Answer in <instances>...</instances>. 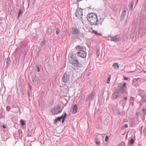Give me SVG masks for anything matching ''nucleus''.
<instances>
[{
  "label": "nucleus",
  "instance_id": "nucleus-34",
  "mask_svg": "<svg viewBox=\"0 0 146 146\" xmlns=\"http://www.w3.org/2000/svg\"><path fill=\"white\" fill-rule=\"evenodd\" d=\"M10 107L9 106H7L6 108L7 110H10Z\"/></svg>",
  "mask_w": 146,
  "mask_h": 146
},
{
  "label": "nucleus",
  "instance_id": "nucleus-7",
  "mask_svg": "<svg viewBox=\"0 0 146 146\" xmlns=\"http://www.w3.org/2000/svg\"><path fill=\"white\" fill-rule=\"evenodd\" d=\"M70 76L68 75H67L66 73H65L63 76L62 78L63 81L64 82L66 83L68 82L70 79Z\"/></svg>",
  "mask_w": 146,
  "mask_h": 146
},
{
  "label": "nucleus",
  "instance_id": "nucleus-16",
  "mask_svg": "<svg viewBox=\"0 0 146 146\" xmlns=\"http://www.w3.org/2000/svg\"><path fill=\"white\" fill-rule=\"evenodd\" d=\"M126 84L125 83H124L121 86V88L123 91H124L126 89Z\"/></svg>",
  "mask_w": 146,
  "mask_h": 146
},
{
  "label": "nucleus",
  "instance_id": "nucleus-38",
  "mask_svg": "<svg viewBox=\"0 0 146 146\" xmlns=\"http://www.w3.org/2000/svg\"><path fill=\"white\" fill-rule=\"evenodd\" d=\"M2 127H3V128H4V129L6 128V127H5V125H3L2 126Z\"/></svg>",
  "mask_w": 146,
  "mask_h": 146
},
{
  "label": "nucleus",
  "instance_id": "nucleus-10",
  "mask_svg": "<svg viewBox=\"0 0 146 146\" xmlns=\"http://www.w3.org/2000/svg\"><path fill=\"white\" fill-rule=\"evenodd\" d=\"M119 96L118 93L117 92H115L114 93L112 96L113 98L114 99H117L118 98Z\"/></svg>",
  "mask_w": 146,
  "mask_h": 146
},
{
  "label": "nucleus",
  "instance_id": "nucleus-40",
  "mask_svg": "<svg viewBox=\"0 0 146 146\" xmlns=\"http://www.w3.org/2000/svg\"><path fill=\"white\" fill-rule=\"evenodd\" d=\"M127 99V97H125L124 98V100H126Z\"/></svg>",
  "mask_w": 146,
  "mask_h": 146
},
{
  "label": "nucleus",
  "instance_id": "nucleus-26",
  "mask_svg": "<svg viewBox=\"0 0 146 146\" xmlns=\"http://www.w3.org/2000/svg\"><path fill=\"white\" fill-rule=\"evenodd\" d=\"M46 42L45 40H44L41 43V45L42 46H43V45H44L45 44V42Z\"/></svg>",
  "mask_w": 146,
  "mask_h": 146
},
{
  "label": "nucleus",
  "instance_id": "nucleus-41",
  "mask_svg": "<svg viewBox=\"0 0 146 146\" xmlns=\"http://www.w3.org/2000/svg\"><path fill=\"white\" fill-rule=\"evenodd\" d=\"M29 88H30V89H31V86L29 84Z\"/></svg>",
  "mask_w": 146,
  "mask_h": 146
},
{
  "label": "nucleus",
  "instance_id": "nucleus-43",
  "mask_svg": "<svg viewBox=\"0 0 146 146\" xmlns=\"http://www.w3.org/2000/svg\"><path fill=\"white\" fill-rule=\"evenodd\" d=\"M64 120H62V123H63L64 122Z\"/></svg>",
  "mask_w": 146,
  "mask_h": 146
},
{
  "label": "nucleus",
  "instance_id": "nucleus-44",
  "mask_svg": "<svg viewBox=\"0 0 146 146\" xmlns=\"http://www.w3.org/2000/svg\"><path fill=\"white\" fill-rule=\"evenodd\" d=\"M50 32L48 34V35H50L51 33V31L50 30Z\"/></svg>",
  "mask_w": 146,
  "mask_h": 146
},
{
  "label": "nucleus",
  "instance_id": "nucleus-42",
  "mask_svg": "<svg viewBox=\"0 0 146 146\" xmlns=\"http://www.w3.org/2000/svg\"><path fill=\"white\" fill-rule=\"evenodd\" d=\"M117 114V115H119V114H120V112L119 111L118 112Z\"/></svg>",
  "mask_w": 146,
  "mask_h": 146
},
{
  "label": "nucleus",
  "instance_id": "nucleus-12",
  "mask_svg": "<svg viewBox=\"0 0 146 146\" xmlns=\"http://www.w3.org/2000/svg\"><path fill=\"white\" fill-rule=\"evenodd\" d=\"M58 110H51V112L53 115H56L61 113L62 110L58 111Z\"/></svg>",
  "mask_w": 146,
  "mask_h": 146
},
{
  "label": "nucleus",
  "instance_id": "nucleus-11",
  "mask_svg": "<svg viewBox=\"0 0 146 146\" xmlns=\"http://www.w3.org/2000/svg\"><path fill=\"white\" fill-rule=\"evenodd\" d=\"M110 40L113 42H118L119 41V39L116 36L112 37L110 38Z\"/></svg>",
  "mask_w": 146,
  "mask_h": 146
},
{
  "label": "nucleus",
  "instance_id": "nucleus-17",
  "mask_svg": "<svg viewBox=\"0 0 146 146\" xmlns=\"http://www.w3.org/2000/svg\"><path fill=\"white\" fill-rule=\"evenodd\" d=\"M62 117H58L56 119H55L54 122L56 123H57L58 121H60L62 119Z\"/></svg>",
  "mask_w": 146,
  "mask_h": 146
},
{
  "label": "nucleus",
  "instance_id": "nucleus-39",
  "mask_svg": "<svg viewBox=\"0 0 146 146\" xmlns=\"http://www.w3.org/2000/svg\"><path fill=\"white\" fill-rule=\"evenodd\" d=\"M111 78V75L109 76L108 77V79H109L110 80Z\"/></svg>",
  "mask_w": 146,
  "mask_h": 146
},
{
  "label": "nucleus",
  "instance_id": "nucleus-14",
  "mask_svg": "<svg viewBox=\"0 0 146 146\" xmlns=\"http://www.w3.org/2000/svg\"><path fill=\"white\" fill-rule=\"evenodd\" d=\"M112 66L115 69H117L119 67V65L117 63H114L113 64Z\"/></svg>",
  "mask_w": 146,
  "mask_h": 146
},
{
  "label": "nucleus",
  "instance_id": "nucleus-49",
  "mask_svg": "<svg viewBox=\"0 0 146 146\" xmlns=\"http://www.w3.org/2000/svg\"><path fill=\"white\" fill-rule=\"evenodd\" d=\"M100 24L101 25H102V23H100Z\"/></svg>",
  "mask_w": 146,
  "mask_h": 146
},
{
  "label": "nucleus",
  "instance_id": "nucleus-22",
  "mask_svg": "<svg viewBox=\"0 0 146 146\" xmlns=\"http://www.w3.org/2000/svg\"><path fill=\"white\" fill-rule=\"evenodd\" d=\"M20 123L21 124V125L22 126L24 125L25 124V123L23 121L22 119H21L20 121Z\"/></svg>",
  "mask_w": 146,
  "mask_h": 146
},
{
  "label": "nucleus",
  "instance_id": "nucleus-1",
  "mask_svg": "<svg viewBox=\"0 0 146 146\" xmlns=\"http://www.w3.org/2000/svg\"><path fill=\"white\" fill-rule=\"evenodd\" d=\"M87 19L90 23L92 25H97L98 21L97 15L94 13H89L87 15Z\"/></svg>",
  "mask_w": 146,
  "mask_h": 146
},
{
  "label": "nucleus",
  "instance_id": "nucleus-27",
  "mask_svg": "<svg viewBox=\"0 0 146 146\" xmlns=\"http://www.w3.org/2000/svg\"><path fill=\"white\" fill-rule=\"evenodd\" d=\"M36 69L37 70V71L38 72H39L40 71V69H39V67L38 66H36Z\"/></svg>",
  "mask_w": 146,
  "mask_h": 146
},
{
  "label": "nucleus",
  "instance_id": "nucleus-21",
  "mask_svg": "<svg viewBox=\"0 0 146 146\" xmlns=\"http://www.w3.org/2000/svg\"><path fill=\"white\" fill-rule=\"evenodd\" d=\"M22 13L21 11V9H20L19 11V13L18 14V16H17V18L18 19L20 17V15L22 14Z\"/></svg>",
  "mask_w": 146,
  "mask_h": 146
},
{
  "label": "nucleus",
  "instance_id": "nucleus-37",
  "mask_svg": "<svg viewBox=\"0 0 146 146\" xmlns=\"http://www.w3.org/2000/svg\"><path fill=\"white\" fill-rule=\"evenodd\" d=\"M124 79L125 80H128V78L126 77H124Z\"/></svg>",
  "mask_w": 146,
  "mask_h": 146
},
{
  "label": "nucleus",
  "instance_id": "nucleus-35",
  "mask_svg": "<svg viewBox=\"0 0 146 146\" xmlns=\"http://www.w3.org/2000/svg\"><path fill=\"white\" fill-rule=\"evenodd\" d=\"M142 49V48H139V49L138 52H139Z\"/></svg>",
  "mask_w": 146,
  "mask_h": 146
},
{
  "label": "nucleus",
  "instance_id": "nucleus-6",
  "mask_svg": "<svg viewBox=\"0 0 146 146\" xmlns=\"http://www.w3.org/2000/svg\"><path fill=\"white\" fill-rule=\"evenodd\" d=\"M83 13L82 10L80 8L76 10V16L79 18H80L82 17Z\"/></svg>",
  "mask_w": 146,
  "mask_h": 146
},
{
  "label": "nucleus",
  "instance_id": "nucleus-5",
  "mask_svg": "<svg viewBox=\"0 0 146 146\" xmlns=\"http://www.w3.org/2000/svg\"><path fill=\"white\" fill-rule=\"evenodd\" d=\"M70 32L73 35H77L80 33V31L77 28L72 27L70 29Z\"/></svg>",
  "mask_w": 146,
  "mask_h": 146
},
{
  "label": "nucleus",
  "instance_id": "nucleus-2",
  "mask_svg": "<svg viewBox=\"0 0 146 146\" xmlns=\"http://www.w3.org/2000/svg\"><path fill=\"white\" fill-rule=\"evenodd\" d=\"M75 49L79 51L78 52V55L79 56L83 58L86 57V53L84 50L83 47L82 46L78 45L75 47Z\"/></svg>",
  "mask_w": 146,
  "mask_h": 146
},
{
  "label": "nucleus",
  "instance_id": "nucleus-19",
  "mask_svg": "<svg viewBox=\"0 0 146 146\" xmlns=\"http://www.w3.org/2000/svg\"><path fill=\"white\" fill-rule=\"evenodd\" d=\"M92 32L94 34L96 35H98L99 36H102V35L100 33H99L98 32V31L96 30H93L92 31Z\"/></svg>",
  "mask_w": 146,
  "mask_h": 146
},
{
  "label": "nucleus",
  "instance_id": "nucleus-25",
  "mask_svg": "<svg viewBox=\"0 0 146 146\" xmlns=\"http://www.w3.org/2000/svg\"><path fill=\"white\" fill-rule=\"evenodd\" d=\"M134 142V140L133 139H131L130 141V144H133Z\"/></svg>",
  "mask_w": 146,
  "mask_h": 146
},
{
  "label": "nucleus",
  "instance_id": "nucleus-33",
  "mask_svg": "<svg viewBox=\"0 0 146 146\" xmlns=\"http://www.w3.org/2000/svg\"><path fill=\"white\" fill-rule=\"evenodd\" d=\"M125 127V128H127L128 127V125L127 124H125L124 125Z\"/></svg>",
  "mask_w": 146,
  "mask_h": 146
},
{
  "label": "nucleus",
  "instance_id": "nucleus-23",
  "mask_svg": "<svg viewBox=\"0 0 146 146\" xmlns=\"http://www.w3.org/2000/svg\"><path fill=\"white\" fill-rule=\"evenodd\" d=\"M60 32L59 29H58L57 28L56 30V34L57 35H58L59 34V33Z\"/></svg>",
  "mask_w": 146,
  "mask_h": 146
},
{
  "label": "nucleus",
  "instance_id": "nucleus-48",
  "mask_svg": "<svg viewBox=\"0 0 146 146\" xmlns=\"http://www.w3.org/2000/svg\"><path fill=\"white\" fill-rule=\"evenodd\" d=\"M142 110H145V108H143Z\"/></svg>",
  "mask_w": 146,
  "mask_h": 146
},
{
  "label": "nucleus",
  "instance_id": "nucleus-30",
  "mask_svg": "<svg viewBox=\"0 0 146 146\" xmlns=\"http://www.w3.org/2000/svg\"><path fill=\"white\" fill-rule=\"evenodd\" d=\"M110 80L109 79H108V80H107L106 81V82H107V84H109L110 82Z\"/></svg>",
  "mask_w": 146,
  "mask_h": 146
},
{
  "label": "nucleus",
  "instance_id": "nucleus-32",
  "mask_svg": "<svg viewBox=\"0 0 146 146\" xmlns=\"http://www.w3.org/2000/svg\"><path fill=\"white\" fill-rule=\"evenodd\" d=\"M140 114V112H137L136 113V115L137 116H138Z\"/></svg>",
  "mask_w": 146,
  "mask_h": 146
},
{
  "label": "nucleus",
  "instance_id": "nucleus-46",
  "mask_svg": "<svg viewBox=\"0 0 146 146\" xmlns=\"http://www.w3.org/2000/svg\"><path fill=\"white\" fill-rule=\"evenodd\" d=\"M68 146H73L72 145H69Z\"/></svg>",
  "mask_w": 146,
  "mask_h": 146
},
{
  "label": "nucleus",
  "instance_id": "nucleus-47",
  "mask_svg": "<svg viewBox=\"0 0 146 146\" xmlns=\"http://www.w3.org/2000/svg\"><path fill=\"white\" fill-rule=\"evenodd\" d=\"M143 110V112H144V111L145 110Z\"/></svg>",
  "mask_w": 146,
  "mask_h": 146
},
{
  "label": "nucleus",
  "instance_id": "nucleus-28",
  "mask_svg": "<svg viewBox=\"0 0 146 146\" xmlns=\"http://www.w3.org/2000/svg\"><path fill=\"white\" fill-rule=\"evenodd\" d=\"M108 138H109V137L108 136H106V137H105V141L107 142L108 139Z\"/></svg>",
  "mask_w": 146,
  "mask_h": 146
},
{
  "label": "nucleus",
  "instance_id": "nucleus-45",
  "mask_svg": "<svg viewBox=\"0 0 146 146\" xmlns=\"http://www.w3.org/2000/svg\"><path fill=\"white\" fill-rule=\"evenodd\" d=\"M81 0H78V2H79L80 1H81Z\"/></svg>",
  "mask_w": 146,
  "mask_h": 146
},
{
  "label": "nucleus",
  "instance_id": "nucleus-13",
  "mask_svg": "<svg viewBox=\"0 0 146 146\" xmlns=\"http://www.w3.org/2000/svg\"><path fill=\"white\" fill-rule=\"evenodd\" d=\"M11 62L10 58L9 57H8L6 60V66L8 67L9 65Z\"/></svg>",
  "mask_w": 146,
  "mask_h": 146
},
{
  "label": "nucleus",
  "instance_id": "nucleus-18",
  "mask_svg": "<svg viewBox=\"0 0 146 146\" xmlns=\"http://www.w3.org/2000/svg\"><path fill=\"white\" fill-rule=\"evenodd\" d=\"M134 4V1H132L131 2L130 5V7H129V8L130 9H133V7Z\"/></svg>",
  "mask_w": 146,
  "mask_h": 146
},
{
  "label": "nucleus",
  "instance_id": "nucleus-29",
  "mask_svg": "<svg viewBox=\"0 0 146 146\" xmlns=\"http://www.w3.org/2000/svg\"><path fill=\"white\" fill-rule=\"evenodd\" d=\"M77 110H72V113L73 114H75L77 112Z\"/></svg>",
  "mask_w": 146,
  "mask_h": 146
},
{
  "label": "nucleus",
  "instance_id": "nucleus-36",
  "mask_svg": "<svg viewBox=\"0 0 146 146\" xmlns=\"http://www.w3.org/2000/svg\"><path fill=\"white\" fill-rule=\"evenodd\" d=\"M124 126H122V127H121V130H122L124 129Z\"/></svg>",
  "mask_w": 146,
  "mask_h": 146
},
{
  "label": "nucleus",
  "instance_id": "nucleus-8",
  "mask_svg": "<svg viewBox=\"0 0 146 146\" xmlns=\"http://www.w3.org/2000/svg\"><path fill=\"white\" fill-rule=\"evenodd\" d=\"M96 94L94 92H92L91 94L89 95L88 98L86 99V100H89L91 101L93 100L95 97Z\"/></svg>",
  "mask_w": 146,
  "mask_h": 146
},
{
  "label": "nucleus",
  "instance_id": "nucleus-31",
  "mask_svg": "<svg viewBox=\"0 0 146 146\" xmlns=\"http://www.w3.org/2000/svg\"><path fill=\"white\" fill-rule=\"evenodd\" d=\"M96 143L97 145H100V143L99 141H96Z\"/></svg>",
  "mask_w": 146,
  "mask_h": 146
},
{
  "label": "nucleus",
  "instance_id": "nucleus-20",
  "mask_svg": "<svg viewBox=\"0 0 146 146\" xmlns=\"http://www.w3.org/2000/svg\"><path fill=\"white\" fill-rule=\"evenodd\" d=\"M67 115V114H66V113H64V115H62L61 116V117H62V119L63 120H65V119L66 118V116Z\"/></svg>",
  "mask_w": 146,
  "mask_h": 146
},
{
  "label": "nucleus",
  "instance_id": "nucleus-15",
  "mask_svg": "<svg viewBox=\"0 0 146 146\" xmlns=\"http://www.w3.org/2000/svg\"><path fill=\"white\" fill-rule=\"evenodd\" d=\"M63 107L60 106L59 105H57L54 106V110H58L59 109H62Z\"/></svg>",
  "mask_w": 146,
  "mask_h": 146
},
{
  "label": "nucleus",
  "instance_id": "nucleus-4",
  "mask_svg": "<svg viewBox=\"0 0 146 146\" xmlns=\"http://www.w3.org/2000/svg\"><path fill=\"white\" fill-rule=\"evenodd\" d=\"M81 66V64L77 60V62L72 63L71 67L74 70H76L78 69Z\"/></svg>",
  "mask_w": 146,
  "mask_h": 146
},
{
  "label": "nucleus",
  "instance_id": "nucleus-24",
  "mask_svg": "<svg viewBox=\"0 0 146 146\" xmlns=\"http://www.w3.org/2000/svg\"><path fill=\"white\" fill-rule=\"evenodd\" d=\"M78 107L76 105H74L73 107V110H78Z\"/></svg>",
  "mask_w": 146,
  "mask_h": 146
},
{
  "label": "nucleus",
  "instance_id": "nucleus-9",
  "mask_svg": "<svg viewBox=\"0 0 146 146\" xmlns=\"http://www.w3.org/2000/svg\"><path fill=\"white\" fill-rule=\"evenodd\" d=\"M127 7L126 6H125L123 9V11L121 14L120 16V19L121 21H122L124 18L126 14V9Z\"/></svg>",
  "mask_w": 146,
  "mask_h": 146
},
{
  "label": "nucleus",
  "instance_id": "nucleus-3",
  "mask_svg": "<svg viewBox=\"0 0 146 146\" xmlns=\"http://www.w3.org/2000/svg\"><path fill=\"white\" fill-rule=\"evenodd\" d=\"M68 59L69 62L72 64L77 62L78 60L76 59V58L74 54H71L68 56Z\"/></svg>",
  "mask_w": 146,
  "mask_h": 146
}]
</instances>
